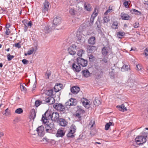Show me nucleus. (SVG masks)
Instances as JSON below:
<instances>
[{"instance_id": "obj_1", "label": "nucleus", "mask_w": 148, "mask_h": 148, "mask_svg": "<svg viewBox=\"0 0 148 148\" xmlns=\"http://www.w3.org/2000/svg\"><path fill=\"white\" fill-rule=\"evenodd\" d=\"M59 117V114L56 112L51 114L50 112L47 111L42 115V120L45 124V127L47 132L50 133L51 132V130L54 128L53 121H56Z\"/></svg>"}, {"instance_id": "obj_2", "label": "nucleus", "mask_w": 148, "mask_h": 148, "mask_svg": "<svg viewBox=\"0 0 148 148\" xmlns=\"http://www.w3.org/2000/svg\"><path fill=\"white\" fill-rule=\"evenodd\" d=\"M62 19L59 16L54 18L53 23H50L43 27V32L45 33H48L54 30L56 27L61 23Z\"/></svg>"}, {"instance_id": "obj_3", "label": "nucleus", "mask_w": 148, "mask_h": 148, "mask_svg": "<svg viewBox=\"0 0 148 148\" xmlns=\"http://www.w3.org/2000/svg\"><path fill=\"white\" fill-rule=\"evenodd\" d=\"M135 141L137 144H143L146 142V138L143 136H140L135 138Z\"/></svg>"}, {"instance_id": "obj_4", "label": "nucleus", "mask_w": 148, "mask_h": 148, "mask_svg": "<svg viewBox=\"0 0 148 148\" xmlns=\"http://www.w3.org/2000/svg\"><path fill=\"white\" fill-rule=\"evenodd\" d=\"M77 62L79 65L82 67H85L87 65V61L82 58L79 57L77 59Z\"/></svg>"}, {"instance_id": "obj_5", "label": "nucleus", "mask_w": 148, "mask_h": 148, "mask_svg": "<svg viewBox=\"0 0 148 148\" xmlns=\"http://www.w3.org/2000/svg\"><path fill=\"white\" fill-rule=\"evenodd\" d=\"M53 108L60 112H64L65 110L64 106L62 104L56 103L53 105Z\"/></svg>"}, {"instance_id": "obj_6", "label": "nucleus", "mask_w": 148, "mask_h": 148, "mask_svg": "<svg viewBox=\"0 0 148 148\" xmlns=\"http://www.w3.org/2000/svg\"><path fill=\"white\" fill-rule=\"evenodd\" d=\"M76 104L75 99L72 98L70 99L69 101L65 103V106L66 108H68L72 106H75Z\"/></svg>"}, {"instance_id": "obj_7", "label": "nucleus", "mask_w": 148, "mask_h": 148, "mask_svg": "<svg viewBox=\"0 0 148 148\" xmlns=\"http://www.w3.org/2000/svg\"><path fill=\"white\" fill-rule=\"evenodd\" d=\"M76 46L75 45H72L68 49L69 53L71 55H74L76 53Z\"/></svg>"}, {"instance_id": "obj_8", "label": "nucleus", "mask_w": 148, "mask_h": 148, "mask_svg": "<svg viewBox=\"0 0 148 148\" xmlns=\"http://www.w3.org/2000/svg\"><path fill=\"white\" fill-rule=\"evenodd\" d=\"M36 131L39 136L42 137L45 134L44 128L43 126L41 125L37 128Z\"/></svg>"}, {"instance_id": "obj_9", "label": "nucleus", "mask_w": 148, "mask_h": 148, "mask_svg": "<svg viewBox=\"0 0 148 148\" xmlns=\"http://www.w3.org/2000/svg\"><path fill=\"white\" fill-rule=\"evenodd\" d=\"M82 102L83 105L86 108H88L91 105V103L89 101L86 99L83 98L82 99Z\"/></svg>"}, {"instance_id": "obj_10", "label": "nucleus", "mask_w": 148, "mask_h": 148, "mask_svg": "<svg viewBox=\"0 0 148 148\" xmlns=\"http://www.w3.org/2000/svg\"><path fill=\"white\" fill-rule=\"evenodd\" d=\"M49 6V3L48 1L45 0V2L43 3V6L42 8V11L43 12L45 13L48 10Z\"/></svg>"}, {"instance_id": "obj_11", "label": "nucleus", "mask_w": 148, "mask_h": 148, "mask_svg": "<svg viewBox=\"0 0 148 148\" xmlns=\"http://www.w3.org/2000/svg\"><path fill=\"white\" fill-rule=\"evenodd\" d=\"M72 68L74 71L77 72H79L81 70V66L77 62L73 64Z\"/></svg>"}, {"instance_id": "obj_12", "label": "nucleus", "mask_w": 148, "mask_h": 148, "mask_svg": "<svg viewBox=\"0 0 148 148\" xmlns=\"http://www.w3.org/2000/svg\"><path fill=\"white\" fill-rule=\"evenodd\" d=\"M98 13V10L96 8H95L94 11L92 14L90 19V23H91V24H93L95 18L97 15Z\"/></svg>"}, {"instance_id": "obj_13", "label": "nucleus", "mask_w": 148, "mask_h": 148, "mask_svg": "<svg viewBox=\"0 0 148 148\" xmlns=\"http://www.w3.org/2000/svg\"><path fill=\"white\" fill-rule=\"evenodd\" d=\"M84 7L85 10L88 12L91 11L92 9L90 4L87 2H84Z\"/></svg>"}, {"instance_id": "obj_14", "label": "nucleus", "mask_w": 148, "mask_h": 148, "mask_svg": "<svg viewBox=\"0 0 148 148\" xmlns=\"http://www.w3.org/2000/svg\"><path fill=\"white\" fill-rule=\"evenodd\" d=\"M65 132L63 130L61 129H59L57 131L56 136L57 137H63L65 134Z\"/></svg>"}, {"instance_id": "obj_15", "label": "nucleus", "mask_w": 148, "mask_h": 148, "mask_svg": "<svg viewBox=\"0 0 148 148\" xmlns=\"http://www.w3.org/2000/svg\"><path fill=\"white\" fill-rule=\"evenodd\" d=\"M121 18L124 20H129L131 19V18L129 15L127 14H125L124 12H122L121 14Z\"/></svg>"}, {"instance_id": "obj_16", "label": "nucleus", "mask_w": 148, "mask_h": 148, "mask_svg": "<svg viewBox=\"0 0 148 148\" xmlns=\"http://www.w3.org/2000/svg\"><path fill=\"white\" fill-rule=\"evenodd\" d=\"M59 125L63 127L66 126L67 124V122L63 119H60L58 121Z\"/></svg>"}, {"instance_id": "obj_17", "label": "nucleus", "mask_w": 148, "mask_h": 148, "mask_svg": "<svg viewBox=\"0 0 148 148\" xmlns=\"http://www.w3.org/2000/svg\"><path fill=\"white\" fill-rule=\"evenodd\" d=\"M80 88L79 87L77 86H73L71 89V92L73 94H76L79 91Z\"/></svg>"}, {"instance_id": "obj_18", "label": "nucleus", "mask_w": 148, "mask_h": 148, "mask_svg": "<svg viewBox=\"0 0 148 148\" xmlns=\"http://www.w3.org/2000/svg\"><path fill=\"white\" fill-rule=\"evenodd\" d=\"M77 40L78 41V42L81 43H84L85 41V39L84 38L82 37V35L77 34Z\"/></svg>"}, {"instance_id": "obj_19", "label": "nucleus", "mask_w": 148, "mask_h": 148, "mask_svg": "<svg viewBox=\"0 0 148 148\" xmlns=\"http://www.w3.org/2000/svg\"><path fill=\"white\" fill-rule=\"evenodd\" d=\"M36 116V112L34 109H32L30 113V119L34 120Z\"/></svg>"}, {"instance_id": "obj_20", "label": "nucleus", "mask_w": 148, "mask_h": 148, "mask_svg": "<svg viewBox=\"0 0 148 148\" xmlns=\"http://www.w3.org/2000/svg\"><path fill=\"white\" fill-rule=\"evenodd\" d=\"M88 42L89 44L91 45H94L95 42V37L92 36L89 38L88 40Z\"/></svg>"}, {"instance_id": "obj_21", "label": "nucleus", "mask_w": 148, "mask_h": 148, "mask_svg": "<svg viewBox=\"0 0 148 148\" xmlns=\"http://www.w3.org/2000/svg\"><path fill=\"white\" fill-rule=\"evenodd\" d=\"M62 85L61 84H57L55 86L54 89L55 92H57L60 90L61 89Z\"/></svg>"}, {"instance_id": "obj_22", "label": "nucleus", "mask_w": 148, "mask_h": 148, "mask_svg": "<svg viewBox=\"0 0 148 148\" xmlns=\"http://www.w3.org/2000/svg\"><path fill=\"white\" fill-rule=\"evenodd\" d=\"M116 107L118 108L121 111L124 112L127 110L126 107L123 104H122L121 106H116Z\"/></svg>"}, {"instance_id": "obj_23", "label": "nucleus", "mask_w": 148, "mask_h": 148, "mask_svg": "<svg viewBox=\"0 0 148 148\" xmlns=\"http://www.w3.org/2000/svg\"><path fill=\"white\" fill-rule=\"evenodd\" d=\"M110 20L109 16V15H105V14H104L103 19L102 21L103 23H107Z\"/></svg>"}, {"instance_id": "obj_24", "label": "nucleus", "mask_w": 148, "mask_h": 148, "mask_svg": "<svg viewBox=\"0 0 148 148\" xmlns=\"http://www.w3.org/2000/svg\"><path fill=\"white\" fill-rule=\"evenodd\" d=\"M82 75L85 77H87L90 76V73L88 70H84L82 71Z\"/></svg>"}, {"instance_id": "obj_25", "label": "nucleus", "mask_w": 148, "mask_h": 148, "mask_svg": "<svg viewBox=\"0 0 148 148\" xmlns=\"http://www.w3.org/2000/svg\"><path fill=\"white\" fill-rule=\"evenodd\" d=\"M114 123L112 122H111L110 121L109 123H107L105 126V129L106 130H109L110 127L111 126H114Z\"/></svg>"}, {"instance_id": "obj_26", "label": "nucleus", "mask_w": 148, "mask_h": 148, "mask_svg": "<svg viewBox=\"0 0 148 148\" xmlns=\"http://www.w3.org/2000/svg\"><path fill=\"white\" fill-rule=\"evenodd\" d=\"M53 91L52 89L46 90L45 92V94L50 96H51L53 94Z\"/></svg>"}, {"instance_id": "obj_27", "label": "nucleus", "mask_w": 148, "mask_h": 148, "mask_svg": "<svg viewBox=\"0 0 148 148\" xmlns=\"http://www.w3.org/2000/svg\"><path fill=\"white\" fill-rule=\"evenodd\" d=\"M114 11L112 7H109L108 9L104 13L105 15H109V14L112 12Z\"/></svg>"}, {"instance_id": "obj_28", "label": "nucleus", "mask_w": 148, "mask_h": 148, "mask_svg": "<svg viewBox=\"0 0 148 148\" xmlns=\"http://www.w3.org/2000/svg\"><path fill=\"white\" fill-rule=\"evenodd\" d=\"M108 49L106 47H104L102 49V53L104 56H106L108 53Z\"/></svg>"}, {"instance_id": "obj_29", "label": "nucleus", "mask_w": 148, "mask_h": 148, "mask_svg": "<svg viewBox=\"0 0 148 148\" xmlns=\"http://www.w3.org/2000/svg\"><path fill=\"white\" fill-rule=\"evenodd\" d=\"M34 51V48L33 47H32L27 52V53H25V56H27V55H29L32 54Z\"/></svg>"}, {"instance_id": "obj_30", "label": "nucleus", "mask_w": 148, "mask_h": 148, "mask_svg": "<svg viewBox=\"0 0 148 148\" xmlns=\"http://www.w3.org/2000/svg\"><path fill=\"white\" fill-rule=\"evenodd\" d=\"M125 33L124 32H120L118 33L117 35L119 38H121L125 35Z\"/></svg>"}, {"instance_id": "obj_31", "label": "nucleus", "mask_w": 148, "mask_h": 148, "mask_svg": "<svg viewBox=\"0 0 148 148\" xmlns=\"http://www.w3.org/2000/svg\"><path fill=\"white\" fill-rule=\"evenodd\" d=\"M145 130H144V133L143 134V136L146 138L148 136V128H145Z\"/></svg>"}, {"instance_id": "obj_32", "label": "nucleus", "mask_w": 148, "mask_h": 148, "mask_svg": "<svg viewBox=\"0 0 148 148\" xmlns=\"http://www.w3.org/2000/svg\"><path fill=\"white\" fill-rule=\"evenodd\" d=\"M118 24L117 22H114L112 25V28L113 29H117L118 28Z\"/></svg>"}, {"instance_id": "obj_33", "label": "nucleus", "mask_w": 148, "mask_h": 148, "mask_svg": "<svg viewBox=\"0 0 148 148\" xmlns=\"http://www.w3.org/2000/svg\"><path fill=\"white\" fill-rule=\"evenodd\" d=\"M129 68V66H126L124 65L122 66L121 70L122 71H127Z\"/></svg>"}, {"instance_id": "obj_34", "label": "nucleus", "mask_w": 148, "mask_h": 148, "mask_svg": "<svg viewBox=\"0 0 148 148\" xmlns=\"http://www.w3.org/2000/svg\"><path fill=\"white\" fill-rule=\"evenodd\" d=\"M131 12H133L135 14H136L137 15H139L141 14V13H140V12L134 9H132L131 10Z\"/></svg>"}, {"instance_id": "obj_35", "label": "nucleus", "mask_w": 148, "mask_h": 148, "mask_svg": "<svg viewBox=\"0 0 148 148\" xmlns=\"http://www.w3.org/2000/svg\"><path fill=\"white\" fill-rule=\"evenodd\" d=\"M94 103L95 105L96 106H98L101 104V103L100 101L97 99H95L94 102Z\"/></svg>"}, {"instance_id": "obj_36", "label": "nucleus", "mask_w": 148, "mask_h": 148, "mask_svg": "<svg viewBox=\"0 0 148 148\" xmlns=\"http://www.w3.org/2000/svg\"><path fill=\"white\" fill-rule=\"evenodd\" d=\"M23 112V110L21 108H18L16 109L15 111L16 113L17 114H20L22 113Z\"/></svg>"}, {"instance_id": "obj_37", "label": "nucleus", "mask_w": 148, "mask_h": 148, "mask_svg": "<svg viewBox=\"0 0 148 148\" xmlns=\"http://www.w3.org/2000/svg\"><path fill=\"white\" fill-rule=\"evenodd\" d=\"M10 114V110L8 108H7L5 110V112L3 114L4 115L7 116Z\"/></svg>"}, {"instance_id": "obj_38", "label": "nucleus", "mask_w": 148, "mask_h": 148, "mask_svg": "<svg viewBox=\"0 0 148 148\" xmlns=\"http://www.w3.org/2000/svg\"><path fill=\"white\" fill-rule=\"evenodd\" d=\"M41 103V101L38 100H36L35 103V106L36 107H38Z\"/></svg>"}, {"instance_id": "obj_39", "label": "nucleus", "mask_w": 148, "mask_h": 148, "mask_svg": "<svg viewBox=\"0 0 148 148\" xmlns=\"http://www.w3.org/2000/svg\"><path fill=\"white\" fill-rule=\"evenodd\" d=\"M95 124V121L93 120H91L90 122L88 127L90 128L92 127L93 125Z\"/></svg>"}, {"instance_id": "obj_40", "label": "nucleus", "mask_w": 148, "mask_h": 148, "mask_svg": "<svg viewBox=\"0 0 148 148\" xmlns=\"http://www.w3.org/2000/svg\"><path fill=\"white\" fill-rule=\"evenodd\" d=\"M70 129L72 130L73 131V132L75 133L76 130V127L75 125L73 124L71 126Z\"/></svg>"}, {"instance_id": "obj_41", "label": "nucleus", "mask_w": 148, "mask_h": 148, "mask_svg": "<svg viewBox=\"0 0 148 148\" xmlns=\"http://www.w3.org/2000/svg\"><path fill=\"white\" fill-rule=\"evenodd\" d=\"M50 102H49V104H52L54 103L55 102V100L54 99L53 97H52L51 96H50Z\"/></svg>"}, {"instance_id": "obj_42", "label": "nucleus", "mask_w": 148, "mask_h": 148, "mask_svg": "<svg viewBox=\"0 0 148 148\" xmlns=\"http://www.w3.org/2000/svg\"><path fill=\"white\" fill-rule=\"evenodd\" d=\"M84 53V51L81 49L79 50L77 52V55L79 56H82Z\"/></svg>"}, {"instance_id": "obj_43", "label": "nucleus", "mask_w": 148, "mask_h": 148, "mask_svg": "<svg viewBox=\"0 0 148 148\" xmlns=\"http://www.w3.org/2000/svg\"><path fill=\"white\" fill-rule=\"evenodd\" d=\"M75 11L73 8L70 9L69 10V13L72 15L75 14Z\"/></svg>"}, {"instance_id": "obj_44", "label": "nucleus", "mask_w": 148, "mask_h": 148, "mask_svg": "<svg viewBox=\"0 0 148 148\" xmlns=\"http://www.w3.org/2000/svg\"><path fill=\"white\" fill-rule=\"evenodd\" d=\"M89 47H90L89 50L91 51H94L97 49L96 47L94 46H90Z\"/></svg>"}, {"instance_id": "obj_45", "label": "nucleus", "mask_w": 148, "mask_h": 148, "mask_svg": "<svg viewBox=\"0 0 148 148\" xmlns=\"http://www.w3.org/2000/svg\"><path fill=\"white\" fill-rule=\"evenodd\" d=\"M8 59V60L10 61L12 60L14 57V56H11L9 53L7 54Z\"/></svg>"}, {"instance_id": "obj_46", "label": "nucleus", "mask_w": 148, "mask_h": 148, "mask_svg": "<svg viewBox=\"0 0 148 148\" xmlns=\"http://www.w3.org/2000/svg\"><path fill=\"white\" fill-rule=\"evenodd\" d=\"M14 46L18 48H20L21 47V46L20 44V43H15L13 45Z\"/></svg>"}, {"instance_id": "obj_47", "label": "nucleus", "mask_w": 148, "mask_h": 148, "mask_svg": "<svg viewBox=\"0 0 148 148\" xmlns=\"http://www.w3.org/2000/svg\"><path fill=\"white\" fill-rule=\"evenodd\" d=\"M20 87L21 90L23 91H26L27 89L25 86L23 85H21Z\"/></svg>"}, {"instance_id": "obj_48", "label": "nucleus", "mask_w": 148, "mask_h": 148, "mask_svg": "<svg viewBox=\"0 0 148 148\" xmlns=\"http://www.w3.org/2000/svg\"><path fill=\"white\" fill-rule=\"evenodd\" d=\"M67 136L69 137H74V135L73 133H70L69 132L67 135Z\"/></svg>"}, {"instance_id": "obj_49", "label": "nucleus", "mask_w": 148, "mask_h": 148, "mask_svg": "<svg viewBox=\"0 0 148 148\" xmlns=\"http://www.w3.org/2000/svg\"><path fill=\"white\" fill-rule=\"evenodd\" d=\"M22 62L24 64H27L29 62V61L27 60L24 59L22 60Z\"/></svg>"}, {"instance_id": "obj_50", "label": "nucleus", "mask_w": 148, "mask_h": 148, "mask_svg": "<svg viewBox=\"0 0 148 148\" xmlns=\"http://www.w3.org/2000/svg\"><path fill=\"white\" fill-rule=\"evenodd\" d=\"M139 25V24L138 23L135 22L134 24V27L135 28H138Z\"/></svg>"}, {"instance_id": "obj_51", "label": "nucleus", "mask_w": 148, "mask_h": 148, "mask_svg": "<svg viewBox=\"0 0 148 148\" xmlns=\"http://www.w3.org/2000/svg\"><path fill=\"white\" fill-rule=\"evenodd\" d=\"M36 80L35 81V82L34 83V84L33 85V88L32 89V91H33L35 89V88L36 87Z\"/></svg>"}, {"instance_id": "obj_52", "label": "nucleus", "mask_w": 148, "mask_h": 148, "mask_svg": "<svg viewBox=\"0 0 148 148\" xmlns=\"http://www.w3.org/2000/svg\"><path fill=\"white\" fill-rule=\"evenodd\" d=\"M10 33V31L9 29L7 28V29L6 30V31L5 32V34L8 35Z\"/></svg>"}, {"instance_id": "obj_53", "label": "nucleus", "mask_w": 148, "mask_h": 148, "mask_svg": "<svg viewBox=\"0 0 148 148\" xmlns=\"http://www.w3.org/2000/svg\"><path fill=\"white\" fill-rule=\"evenodd\" d=\"M144 54L146 56H148V50L147 49L145 50Z\"/></svg>"}, {"instance_id": "obj_54", "label": "nucleus", "mask_w": 148, "mask_h": 148, "mask_svg": "<svg viewBox=\"0 0 148 148\" xmlns=\"http://www.w3.org/2000/svg\"><path fill=\"white\" fill-rule=\"evenodd\" d=\"M50 96L47 98L46 97L45 100L46 102L47 103H49L50 102Z\"/></svg>"}, {"instance_id": "obj_55", "label": "nucleus", "mask_w": 148, "mask_h": 148, "mask_svg": "<svg viewBox=\"0 0 148 148\" xmlns=\"http://www.w3.org/2000/svg\"><path fill=\"white\" fill-rule=\"evenodd\" d=\"M27 26L31 27L32 25V23L31 21H29L28 23L27 24Z\"/></svg>"}, {"instance_id": "obj_56", "label": "nucleus", "mask_w": 148, "mask_h": 148, "mask_svg": "<svg viewBox=\"0 0 148 148\" xmlns=\"http://www.w3.org/2000/svg\"><path fill=\"white\" fill-rule=\"evenodd\" d=\"M124 5L127 7V6L128 5V2L127 1H125L123 3Z\"/></svg>"}, {"instance_id": "obj_57", "label": "nucleus", "mask_w": 148, "mask_h": 148, "mask_svg": "<svg viewBox=\"0 0 148 148\" xmlns=\"http://www.w3.org/2000/svg\"><path fill=\"white\" fill-rule=\"evenodd\" d=\"M137 69L138 70H140L141 69V67L140 64H138L136 66Z\"/></svg>"}, {"instance_id": "obj_58", "label": "nucleus", "mask_w": 148, "mask_h": 148, "mask_svg": "<svg viewBox=\"0 0 148 148\" xmlns=\"http://www.w3.org/2000/svg\"><path fill=\"white\" fill-rule=\"evenodd\" d=\"M51 75V74L50 73H46L45 75L46 77L49 78V76H50Z\"/></svg>"}, {"instance_id": "obj_59", "label": "nucleus", "mask_w": 148, "mask_h": 148, "mask_svg": "<svg viewBox=\"0 0 148 148\" xmlns=\"http://www.w3.org/2000/svg\"><path fill=\"white\" fill-rule=\"evenodd\" d=\"M136 49L134 47H132L131 48V50H130V51H136Z\"/></svg>"}, {"instance_id": "obj_60", "label": "nucleus", "mask_w": 148, "mask_h": 148, "mask_svg": "<svg viewBox=\"0 0 148 148\" xmlns=\"http://www.w3.org/2000/svg\"><path fill=\"white\" fill-rule=\"evenodd\" d=\"M25 31H26L27 30L28 26H27V25H25Z\"/></svg>"}, {"instance_id": "obj_61", "label": "nucleus", "mask_w": 148, "mask_h": 148, "mask_svg": "<svg viewBox=\"0 0 148 148\" xmlns=\"http://www.w3.org/2000/svg\"><path fill=\"white\" fill-rule=\"evenodd\" d=\"M109 75L111 76H113L114 75V73L112 72V71L111 72H110L109 73Z\"/></svg>"}, {"instance_id": "obj_62", "label": "nucleus", "mask_w": 148, "mask_h": 148, "mask_svg": "<svg viewBox=\"0 0 148 148\" xmlns=\"http://www.w3.org/2000/svg\"><path fill=\"white\" fill-rule=\"evenodd\" d=\"M4 135V134L2 132H0V137H1Z\"/></svg>"}, {"instance_id": "obj_63", "label": "nucleus", "mask_w": 148, "mask_h": 148, "mask_svg": "<svg viewBox=\"0 0 148 148\" xmlns=\"http://www.w3.org/2000/svg\"><path fill=\"white\" fill-rule=\"evenodd\" d=\"M69 132H70V133H73V134L74 133V132H73L72 130H71L70 129Z\"/></svg>"}, {"instance_id": "obj_64", "label": "nucleus", "mask_w": 148, "mask_h": 148, "mask_svg": "<svg viewBox=\"0 0 148 148\" xmlns=\"http://www.w3.org/2000/svg\"><path fill=\"white\" fill-rule=\"evenodd\" d=\"M69 132H70V133H73V134L74 133V132H73L72 130H71L70 129Z\"/></svg>"}]
</instances>
